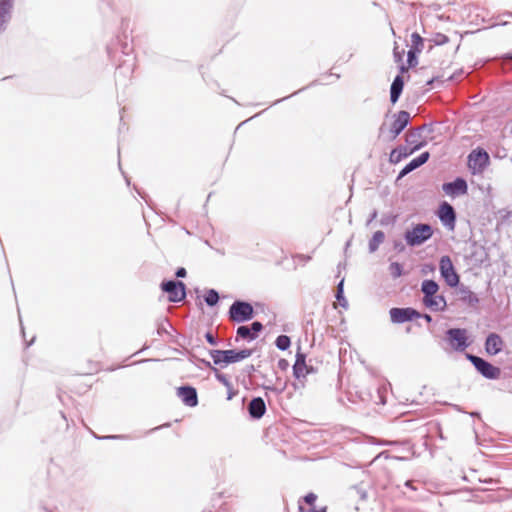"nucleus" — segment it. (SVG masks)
Segmentation results:
<instances>
[{
  "label": "nucleus",
  "instance_id": "f257e3e1",
  "mask_svg": "<svg viewBox=\"0 0 512 512\" xmlns=\"http://www.w3.org/2000/svg\"><path fill=\"white\" fill-rule=\"evenodd\" d=\"M121 29L122 33L111 40L106 50L112 61H119L116 66V77L123 76L129 79L135 69V56L133 55L132 41H128V20L125 18L121 20Z\"/></svg>",
  "mask_w": 512,
  "mask_h": 512
},
{
  "label": "nucleus",
  "instance_id": "f03ea898",
  "mask_svg": "<svg viewBox=\"0 0 512 512\" xmlns=\"http://www.w3.org/2000/svg\"><path fill=\"white\" fill-rule=\"evenodd\" d=\"M208 354L211 357L215 367L224 369L230 364L240 362L249 358L253 354L252 349H209Z\"/></svg>",
  "mask_w": 512,
  "mask_h": 512
},
{
  "label": "nucleus",
  "instance_id": "7ed1b4c3",
  "mask_svg": "<svg viewBox=\"0 0 512 512\" xmlns=\"http://www.w3.org/2000/svg\"><path fill=\"white\" fill-rule=\"evenodd\" d=\"M433 233V227L429 223H417L406 229L403 238L408 246L417 247L431 239Z\"/></svg>",
  "mask_w": 512,
  "mask_h": 512
},
{
  "label": "nucleus",
  "instance_id": "20e7f679",
  "mask_svg": "<svg viewBox=\"0 0 512 512\" xmlns=\"http://www.w3.org/2000/svg\"><path fill=\"white\" fill-rule=\"evenodd\" d=\"M466 359L471 362L476 371L488 380H496L501 375V369L486 359L471 353L466 354Z\"/></svg>",
  "mask_w": 512,
  "mask_h": 512
},
{
  "label": "nucleus",
  "instance_id": "39448f33",
  "mask_svg": "<svg viewBox=\"0 0 512 512\" xmlns=\"http://www.w3.org/2000/svg\"><path fill=\"white\" fill-rule=\"evenodd\" d=\"M229 319L236 323L250 321L254 317V309L251 303L244 300H235L228 311Z\"/></svg>",
  "mask_w": 512,
  "mask_h": 512
},
{
  "label": "nucleus",
  "instance_id": "423d86ee",
  "mask_svg": "<svg viewBox=\"0 0 512 512\" xmlns=\"http://www.w3.org/2000/svg\"><path fill=\"white\" fill-rule=\"evenodd\" d=\"M489 164L490 156L484 148L477 147L468 155L467 165L473 175L482 174Z\"/></svg>",
  "mask_w": 512,
  "mask_h": 512
},
{
  "label": "nucleus",
  "instance_id": "0eeeda50",
  "mask_svg": "<svg viewBox=\"0 0 512 512\" xmlns=\"http://www.w3.org/2000/svg\"><path fill=\"white\" fill-rule=\"evenodd\" d=\"M163 292L168 294V301L178 303L186 298V285L180 280H164L160 284Z\"/></svg>",
  "mask_w": 512,
  "mask_h": 512
},
{
  "label": "nucleus",
  "instance_id": "6e6552de",
  "mask_svg": "<svg viewBox=\"0 0 512 512\" xmlns=\"http://www.w3.org/2000/svg\"><path fill=\"white\" fill-rule=\"evenodd\" d=\"M440 275L449 287H458L460 284V277L455 270L452 260L449 256L444 255L439 261Z\"/></svg>",
  "mask_w": 512,
  "mask_h": 512
},
{
  "label": "nucleus",
  "instance_id": "1a4fd4ad",
  "mask_svg": "<svg viewBox=\"0 0 512 512\" xmlns=\"http://www.w3.org/2000/svg\"><path fill=\"white\" fill-rule=\"evenodd\" d=\"M448 344L458 352H463L469 347L467 331L464 328H450L445 332Z\"/></svg>",
  "mask_w": 512,
  "mask_h": 512
},
{
  "label": "nucleus",
  "instance_id": "9d476101",
  "mask_svg": "<svg viewBox=\"0 0 512 512\" xmlns=\"http://www.w3.org/2000/svg\"><path fill=\"white\" fill-rule=\"evenodd\" d=\"M392 323L402 324L421 317V313L412 307H394L389 311Z\"/></svg>",
  "mask_w": 512,
  "mask_h": 512
},
{
  "label": "nucleus",
  "instance_id": "9b49d317",
  "mask_svg": "<svg viewBox=\"0 0 512 512\" xmlns=\"http://www.w3.org/2000/svg\"><path fill=\"white\" fill-rule=\"evenodd\" d=\"M437 216L441 223L449 230H454L456 225L457 214L454 207L447 201L439 204Z\"/></svg>",
  "mask_w": 512,
  "mask_h": 512
},
{
  "label": "nucleus",
  "instance_id": "f8f14e48",
  "mask_svg": "<svg viewBox=\"0 0 512 512\" xmlns=\"http://www.w3.org/2000/svg\"><path fill=\"white\" fill-rule=\"evenodd\" d=\"M442 190L446 195L455 198L467 194L468 184L463 177H456L453 181L443 183Z\"/></svg>",
  "mask_w": 512,
  "mask_h": 512
},
{
  "label": "nucleus",
  "instance_id": "ddd939ff",
  "mask_svg": "<svg viewBox=\"0 0 512 512\" xmlns=\"http://www.w3.org/2000/svg\"><path fill=\"white\" fill-rule=\"evenodd\" d=\"M263 330V324L259 321L252 322L249 326L248 325H241L236 330V341H238V338L247 340V341H253L255 340L259 333Z\"/></svg>",
  "mask_w": 512,
  "mask_h": 512
},
{
  "label": "nucleus",
  "instance_id": "4468645a",
  "mask_svg": "<svg viewBox=\"0 0 512 512\" xmlns=\"http://www.w3.org/2000/svg\"><path fill=\"white\" fill-rule=\"evenodd\" d=\"M410 123V113L401 110L398 113L394 114V121L390 127V133L392 134V139H395L398 135L401 134L402 131L408 126Z\"/></svg>",
  "mask_w": 512,
  "mask_h": 512
},
{
  "label": "nucleus",
  "instance_id": "2eb2a0df",
  "mask_svg": "<svg viewBox=\"0 0 512 512\" xmlns=\"http://www.w3.org/2000/svg\"><path fill=\"white\" fill-rule=\"evenodd\" d=\"M177 396L188 407H195L198 405V394L195 387L190 385H183L177 388Z\"/></svg>",
  "mask_w": 512,
  "mask_h": 512
},
{
  "label": "nucleus",
  "instance_id": "dca6fc26",
  "mask_svg": "<svg viewBox=\"0 0 512 512\" xmlns=\"http://www.w3.org/2000/svg\"><path fill=\"white\" fill-rule=\"evenodd\" d=\"M430 158V153L428 151L422 152L417 157L413 158L410 162H408L402 170L399 172L397 179H401L411 173L412 171L418 169L422 165H424Z\"/></svg>",
  "mask_w": 512,
  "mask_h": 512
},
{
  "label": "nucleus",
  "instance_id": "f3484780",
  "mask_svg": "<svg viewBox=\"0 0 512 512\" xmlns=\"http://www.w3.org/2000/svg\"><path fill=\"white\" fill-rule=\"evenodd\" d=\"M14 0H0V34H2L8 26L12 18Z\"/></svg>",
  "mask_w": 512,
  "mask_h": 512
},
{
  "label": "nucleus",
  "instance_id": "a211bd4d",
  "mask_svg": "<svg viewBox=\"0 0 512 512\" xmlns=\"http://www.w3.org/2000/svg\"><path fill=\"white\" fill-rule=\"evenodd\" d=\"M248 413L252 419H261L266 412V404L262 397H253L248 404Z\"/></svg>",
  "mask_w": 512,
  "mask_h": 512
},
{
  "label": "nucleus",
  "instance_id": "6ab92c4d",
  "mask_svg": "<svg viewBox=\"0 0 512 512\" xmlns=\"http://www.w3.org/2000/svg\"><path fill=\"white\" fill-rule=\"evenodd\" d=\"M418 150H420V145L409 148L403 145L397 146L390 152L389 161L393 164H397Z\"/></svg>",
  "mask_w": 512,
  "mask_h": 512
},
{
  "label": "nucleus",
  "instance_id": "aec40b11",
  "mask_svg": "<svg viewBox=\"0 0 512 512\" xmlns=\"http://www.w3.org/2000/svg\"><path fill=\"white\" fill-rule=\"evenodd\" d=\"M503 340L497 333H490L485 340V351L489 355H497L502 351Z\"/></svg>",
  "mask_w": 512,
  "mask_h": 512
},
{
  "label": "nucleus",
  "instance_id": "412c9836",
  "mask_svg": "<svg viewBox=\"0 0 512 512\" xmlns=\"http://www.w3.org/2000/svg\"><path fill=\"white\" fill-rule=\"evenodd\" d=\"M466 258L470 260V262L474 266H481L487 258V253L484 247L477 245L474 242L470 247V252L467 254Z\"/></svg>",
  "mask_w": 512,
  "mask_h": 512
},
{
  "label": "nucleus",
  "instance_id": "4be33fe9",
  "mask_svg": "<svg viewBox=\"0 0 512 512\" xmlns=\"http://www.w3.org/2000/svg\"><path fill=\"white\" fill-rule=\"evenodd\" d=\"M423 305L434 312H443L447 308V301L443 295L435 294L432 297L422 300Z\"/></svg>",
  "mask_w": 512,
  "mask_h": 512
},
{
  "label": "nucleus",
  "instance_id": "5701e85b",
  "mask_svg": "<svg viewBox=\"0 0 512 512\" xmlns=\"http://www.w3.org/2000/svg\"><path fill=\"white\" fill-rule=\"evenodd\" d=\"M458 288V294H459V300L471 307H475L479 303L478 296L470 290L468 286H465L463 284H459Z\"/></svg>",
  "mask_w": 512,
  "mask_h": 512
},
{
  "label": "nucleus",
  "instance_id": "b1692460",
  "mask_svg": "<svg viewBox=\"0 0 512 512\" xmlns=\"http://www.w3.org/2000/svg\"><path fill=\"white\" fill-rule=\"evenodd\" d=\"M404 84V77L402 75H396L390 86V101L392 104H395L399 100L404 89Z\"/></svg>",
  "mask_w": 512,
  "mask_h": 512
},
{
  "label": "nucleus",
  "instance_id": "393cba45",
  "mask_svg": "<svg viewBox=\"0 0 512 512\" xmlns=\"http://www.w3.org/2000/svg\"><path fill=\"white\" fill-rule=\"evenodd\" d=\"M425 125L417 128H413L406 133L405 141L408 146L415 147L420 145V149L426 144L423 141H420L421 132L425 129Z\"/></svg>",
  "mask_w": 512,
  "mask_h": 512
},
{
  "label": "nucleus",
  "instance_id": "a878e982",
  "mask_svg": "<svg viewBox=\"0 0 512 512\" xmlns=\"http://www.w3.org/2000/svg\"><path fill=\"white\" fill-rule=\"evenodd\" d=\"M439 290V284L433 279H425L421 283V292L423 293L422 300L432 297L437 294Z\"/></svg>",
  "mask_w": 512,
  "mask_h": 512
},
{
  "label": "nucleus",
  "instance_id": "bb28decb",
  "mask_svg": "<svg viewBox=\"0 0 512 512\" xmlns=\"http://www.w3.org/2000/svg\"><path fill=\"white\" fill-rule=\"evenodd\" d=\"M385 239V234L383 231L378 230L373 233L372 238L369 240L368 249L370 253H374L378 250L381 243H383Z\"/></svg>",
  "mask_w": 512,
  "mask_h": 512
},
{
  "label": "nucleus",
  "instance_id": "cd10ccee",
  "mask_svg": "<svg viewBox=\"0 0 512 512\" xmlns=\"http://www.w3.org/2000/svg\"><path fill=\"white\" fill-rule=\"evenodd\" d=\"M335 298L342 308H348V301L344 295V278H342L336 286Z\"/></svg>",
  "mask_w": 512,
  "mask_h": 512
},
{
  "label": "nucleus",
  "instance_id": "c85d7f7f",
  "mask_svg": "<svg viewBox=\"0 0 512 512\" xmlns=\"http://www.w3.org/2000/svg\"><path fill=\"white\" fill-rule=\"evenodd\" d=\"M220 296L217 290L208 289L204 295V301L209 307H214L218 304Z\"/></svg>",
  "mask_w": 512,
  "mask_h": 512
},
{
  "label": "nucleus",
  "instance_id": "c756f323",
  "mask_svg": "<svg viewBox=\"0 0 512 512\" xmlns=\"http://www.w3.org/2000/svg\"><path fill=\"white\" fill-rule=\"evenodd\" d=\"M275 346L281 351H286L291 346V338L284 334L279 335L275 340Z\"/></svg>",
  "mask_w": 512,
  "mask_h": 512
},
{
  "label": "nucleus",
  "instance_id": "7c9ffc66",
  "mask_svg": "<svg viewBox=\"0 0 512 512\" xmlns=\"http://www.w3.org/2000/svg\"><path fill=\"white\" fill-rule=\"evenodd\" d=\"M388 270L393 279H397L405 274L403 265L399 262H391L389 264Z\"/></svg>",
  "mask_w": 512,
  "mask_h": 512
},
{
  "label": "nucleus",
  "instance_id": "2f4dec72",
  "mask_svg": "<svg viewBox=\"0 0 512 512\" xmlns=\"http://www.w3.org/2000/svg\"><path fill=\"white\" fill-rule=\"evenodd\" d=\"M411 42L412 45L410 47L411 50L422 52L424 47V39L420 36L419 33L414 32L411 34Z\"/></svg>",
  "mask_w": 512,
  "mask_h": 512
},
{
  "label": "nucleus",
  "instance_id": "473e14b6",
  "mask_svg": "<svg viewBox=\"0 0 512 512\" xmlns=\"http://www.w3.org/2000/svg\"><path fill=\"white\" fill-rule=\"evenodd\" d=\"M398 215L393 213H386L383 214L380 219V225L387 227V226H393L397 221Z\"/></svg>",
  "mask_w": 512,
  "mask_h": 512
},
{
  "label": "nucleus",
  "instance_id": "72a5a7b5",
  "mask_svg": "<svg viewBox=\"0 0 512 512\" xmlns=\"http://www.w3.org/2000/svg\"><path fill=\"white\" fill-rule=\"evenodd\" d=\"M212 372L214 373V376L215 378L221 383L223 384L227 389H230L231 388V382L230 380L227 378V376L225 374H223L222 372H220L219 368H212Z\"/></svg>",
  "mask_w": 512,
  "mask_h": 512
},
{
  "label": "nucleus",
  "instance_id": "f704fd0d",
  "mask_svg": "<svg viewBox=\"0 0 512 512\" xmlns=\"http://www.w3.org/2000/svg\"><path fill=\"white\" fill-rule=\"evenodd\" d=\"M430 41L433 42L435 46H441L449 42V37L445 34L437 32L433 34Z\"/></svg>",
  "mask_w": 512,
  "mask_h": 512
},
{
  "label": "nucleus",
  "instance_id": "c9c22d12",
  "mask_svg": "<svg viewBox=\"0 0 512 512\" xmlns=\"http://www.w3.org/2000/svg\"><path fill=\"white\" fill-rule=\"evenodd\" d=\"M189 360L193 363L197 362V363L203 365L204 367L210 369L211 371H212V368H216L215 365L213 364V362L211 363L210 361H208L206 359L199 358L192 353H189Z\"/></svg>",
  "mask_w": 512,
  "mask_h": 512
},
{
  "label": "nucleus",
  "instance_id": "e433bc0d",
  "mask_svg": "<svg viewBox=\"0 0 512 512\" xmlns=\"http://www.w3.org/2000/svg\"><path fill=\"white\" fill-rule=\"evenodd\" d=\"M419 53H420L419 51H415V50H411V49L408 50V53H407L408 67L414 68L417 66Z\"/></svg>",
  "mask_w": 512,
  "mask_h": 512
},
{
  "label": "nucleus",
  "instance_id": "4c0bfd02",
  "mask_svg": "<svg viewBox=\"0 0 512 512\" xmlns=\"http://www.w3.org/2000/svg\"><path fill=\"white\" fill-rule=\"evenodd\" d=\"M262 387H263V389H265L267 391H271V392H274L276 394H281L285 390L286 384H283L281 386H277V385L271 384V381H269V384H263Z\"/></svg>",
  "mask_w": 512,
  "mask_h": 512
},
{
  "label": "nucleus",
  "instance_id": "58836bf2",
  "mask_svg": "<svg viewBox=\"0 0 512 512\" xmlns=\"http://www.w3.org/2000/svg\"><path fill=\"white\" fill-rule=\"evenodd\" d=\"M292 369H293V376L297 381L302 382V379L306 378L307 375H306L305 369H300V368H292Z\"/></svg>",
  "mask_w": 512,
  "mask_h": 512
},
{
  "label": "nucleus",
  "instance_id": "ea45409f",
  "mask_svg": "<svg viewBox=\"0 0 512 512\" xmlns=\"http://www.w3.org/2000/svg\"><path fill=\"white\" fill-rule=\"evenodd\" d=\"M316 500H317V495L314 494L313 492H310L304 496V502L311 507L314 506Z\"/></svg>",
  "mask_w": 512,
  "mask_h": 512
},
{
  "label": "nucleus",
  "instance_id": "a19ab883",
  "mask_svg": "<svg viewBox=\"0 0 512 512\" xmlns=\"http://www.w3.org/2000/svg\"><path fill=\"white\" fill-rule=\"evenodd\" d=\"M204 337L206 341L212 346H216L219 343L218 338L209 331L205 333Z\"/></svg>",
  "mask_w": 512,
  "mask_h": 512
},
{
  "label": "nucleus",
  "instance_id": "79ce46f5",
  "mask_svg": "<svg viewBox=\"0 0 512 512\" xmlns=\"http://www.w3.org/2000/svg\"><path fill=\"white\" fill-rule=\"evenodd\" d=\"M95 438L99 439V440H114V439H126L127 436L126 435H106V436H96L94 435Z\"/></svg>",
  "mask_w": 512,
  "mask_h": 512
},
{
  "label": "nucleus",
  "instance_id": "37998d69",
  "mask_svg": "<svg viewBox=\"0 0 512 512\" xmlns=\"http://www.w3.org/2000/svg\"><path fill=\"white\" fill-rule=\"evenodd\" d=\"M403 55H404V51L399 52V51L397 50V47H395V48H394V50H393V56H394V61H395L396 63H400V62H402V61H403Z\"/></svg>",
  "mask_w": 512,
  "mask_h": 512
},
{
  "label": "nucleus",
  "instance_id": "c03bdc74",
  "mask_svg": "<svg viewBox=\"0 0 512 512\" xmlns=\"http://www.w3.org/2000/svg\"><path fill=\"white\" fill-rule=\"evenodd\" d=\"M295 362H306V354L301 351L300 347L295 355Z\"/></svg>",
  "mask_w": 512,
  "mask_h": 512
},
{
  "label": "nucleus",
  "instance_id": "a18cd8bd",
  "mask_svg": "<svg viewBox=\"0 0 512 512\" xmlns=\"http://www.w3.org/2000/svg\"><path fill=\"white\" fill-rule=\"evenodd\" d=\"M277 365L278 368L282 371H286L289 368V362L284 358L279 359Z\"/></svg>",
  "mask_w": 512,
  "mask_h": 512
},
{
  "label": "nucleus",
  "instance_id": "49530a36",
  "mask_svg": "<svg viewBox=\"0 0 512 512\" xmlns=\"http://www.w3.org/2000/svg\"><path fill=\"white\" fill-rule=\"evenodd\" d=\"M393 247L398 253H401L405 250V245L401 241H394Z\"/></svg>",
  "mask_w": 512,
  "mask_h": 512
},
{
  "label": "nucleus",
  "instance_id": "de8ad7c7",
  "mask_svg": "<svg viewBox=\"0 0 512 512\" xmlns=\"http://www.w3.org/2000/svg\"><path fill=\"white\" fill-rule=\"evenodd\" d=\"M186 274H187V272L184 267H179L175 272V276L177 278H184V277H186Z\"/></svg>",
  "mask_w": 512,
  "mask_h": 512
},
{
  "label": "nucleus",
  "instance_id": "09e8293b",
  "mask_svg": "<svg viewBox=\"0 0 512 512\" xmlns=\"http://www.w3.org/2000/svg\"><path fill=\"white\" fill-rule=\"evenodd\" d=\"M377 215H378V212H377L376 209H374L371 212V214H370V216H369V218H368V220L366 222V226H369L372 223V221H374L377 218Z\"/></svg>",
  "mask_w": 512,
  "mask_h": 512
},
{
  "label": "nucleus",
  "instance_id": "8fccbe9b",
  "mask_svg": "<svg viewBox=\"0 0 512 512\" xmlns=\"http://www.w3.org/2000/svg\"><path fill=\"white\" fill-rule=\"evenodd\" d=\"M375 444L380 445V446H392V445H396L397 441L381 440V441L376 442Z\"/></svg>",
  "mask_w": 512,
  "mask_h": 512
},
{
  "label": "nucleus",
  "instance_id": "3c124183",
  "mask_svg": "<svg viewBox=\"0 0 512 512\" xmlns=\"http://www.w3.org/2000/svg\"><path fill=\"white\" fill-rule=\"evenodd\" d=\"M305 512H327V507L316 508L315 506L305 509Z\"/></svg>",
  "mask_w": 512,
  "mask_h": 512
},
{
  "label": "nucleus",
  "instance_id": "603ef678",
  "mask_svg": "<svg viewBox=\"0 0 512 512\" xmlns=\"http://www.w3.org/2000/svg\"><path fill=\"white\" fill-rule=\"evenodd\" d=\"M400 63L401 64L398 67L399 68V74L398 75H402L403 76V74L406 73L408 71V69H410L411 67H408V64L405 65L403 62H400Z\"/></svg>",
  "mask_w": 512,
  "mask_h": 512
},
{
  "label": "nucleus",
  "instance_id": "864d4df0",
  "mask_svg": "<svg viewBox=\"0 0 512 512\" xmlns=\"http://www.w3.org/2000/svg\"><path fill=\"white\" fill-rule=\"evenodd\" d=\"M303 90H305V87H304V88H302V89H300V90H298V91H295L294 93H292V94H291V95H289V96H286V97H283V98H281V99L276 100V101L273 103V105H276V104H278V103H280V102H282V101H284V100H286V99H288V98H290V97H292V96H294V95L298 94L299 92H301V91H303Z\"/></svg>",
  "mask_w": 512,
  "mask_h": 512
},
{
  "label": "nucleus",
  "instance_id": "5fc2aeb1",
  "mask_svg": "<svg viewBox=\"0 0 512 512\" xmlns=\"http://www.w3.org/2000/svg\"><path fill=\"white\" fill-rule=\"evenodd\" d=\"M292 368H300V369H307V363L306 362H294Z\"/></svg>",
  "mask_w": 512,
  "mask_h": 512
},
{
  "label": "nucleus",
  "instance_id": "6e6d98bb",
  "mask_svg": "<svg viewBox=\"0 0 512 512\" xmlns=\"http://www.w3.org/2000/svg\"><path fill=\"white\" fill-rule=\"evenodd\" d=\"M255 367L254 365H247L246 368H245V371L246 373L251 376L253 372H255Z\"/></svg>",
  "mask_w": 512,
  "mask_h": 512
},
{
  "label": "nucleus",
  "instance_id": "4d7b16f0",
  "mask_svg": "<svg viewBox=\"0 0 512 512\" xmlns=\"http://www.w3.org/2000/svg\"><path fill=\"white\" fill-rule=\"evenodd\" d=\"M297 258H299L300 260H302L305 263L311 260V256L304 255V254L297 255Z\"/></svg>",
  "mask_w": 512,
  "mask_h": 512
},
{
  "label": "nucleus",
  "instance_id": "13d9d810",
  "mask_svg": "<svg viewBox=\"0 0 512 512\" xmlns=\"http://www.w3.org/2000/svg\"><path fill=\"white\" fill-rule=\"evenodd\" d=\"M227 390V400H231L236 395V391H234L232 387Z\"/></svg>",
  "mask_w": 512,
  "mask_h": 512
},
{
  "label": "nucleus",
  "instance_id": "bf43d9fd",
  "mask_svg": "<svg viewBox=\"0 0 512 512\" xmlns=\"http://www.w3.org/2000/svg\"><path fill=\"white\" fill-rule=\"evenodd\" d=\"M420 318H423L427 323H431L433 321L432 316L426 313L421 314Z\"/></svg>",
  "mask_w": 512,
  "mask_h": 512
},
{
  "label": "nucleus",
  "instance_id": "052dcab7",
  "mask_svg": "<svg viewBox=\"0 0 512 512\" xmlns=\"http://www.w3.org/2000/svg\"><path fill=\"white\" fill-rule=\"evenodd\" d=\"M404 486L411 489V490H416V487H414L413 485V481L412 480H407L405 483H404Z\"/></svg>",
  "mask_w": 512,
  "mask_h": 512
},
{
  "label": "nucleus",
  "instance_id": "680f3d73",
  "mask_svg": "<svg viewBox=\"0 0 512 512\" xmlns=\"http://www.w3.org/2000/svg\"><path fill=\"white\" fill-rule=\"evenodd\" d=\"M381 457H384V458H386V459H387V458H389V452H388V451H382V452H380V453L375 457V460H376V459H379V458H381Z\"/></svg>",
  "mask_w": 512,
  "mask_h": 512
},
{
  "label": "nucleus",
  "instance_id": "e2e57ef3",
  "mask_svg": "<svg viewBox=\"0 0 512 512\" xmlns=\"http://www.w3.org/2000/svg\"><path fill=\"white\" fill-rule=\"evenodd\" d=\"M306 375L314 373L315 369L311 365H307V369H305Z\"/></svg>",
  "mask_w": 512,
  "mask_h": 512
},
{
  "label": "nucleus",
  "instance_id": "0e129e2a",
  "mask_svg": "<svg viewBox=\"0 0 512 512\" xmlns=\"http://www.w3.org/2000/svg\"><path fill=\"white\" fill-rule=\"evenodd\" d=\"M483 482L487 483V484H497L498 483V481L493 478L485 479V480H483Z\"/></svg>",
  "mask_w": 512,
  "mask_h": 512
},
{
  "label": "nucleus",
  "instance_id": "69168bd1",
  "mask_svg": "<svg viewBox=\"0 0 512 512\" xmlns=\"http://www.w3.org/2000/svg\"><path fill=\"white\" fill-rule=\"evenodd\" d=\"M157 332L159 335H162L163 333H167V329L164 326H160L158 327Z\"/></svg>",
  "mask_w": 512,
  "mask_h": 512
},
{
  "label": "nucleus",
  "instance_id": "338daca9",
  "mask_svg": "<svg viewBox=\"0 0 512 512\" xmlns=\"http://www.w3.org/2000/svg\"><path fill=\"white\" fill-rule=\"evenodd\" d=\"M504 60H512V52L506 53L503 55Z\"/></svg>",
  "mask_w": 512,
  "mask_h": 512
},
{
  "label": "nucleus",
  "instance_id": "774afa93",
  "mask_svg": "<svg viewBox=\"0 0 512 512\" xmlns=\"http://www.w3.org/2000/svg\"><path fill=\"white\" fill-rule=\"evenodd\" d=\"M351 242H352V238H350V239L346 242V244H345V248H344L345 253L347 252L348 248H350Z\"/></svg>",
  "mask_w": 512,
  "mask_h": 512
}]
</instances>
